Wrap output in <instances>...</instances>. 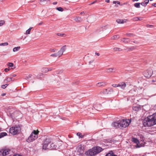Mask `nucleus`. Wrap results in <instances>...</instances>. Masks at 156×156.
<instances>
[{"mask_svg":"<svg viewBox=\"0 0 156 156\" xmlns=\"http://www.w3.org/2000/svg\"><path fill=\"white\" fill-rule=\"evenodd\" d=\"M143 124L145 126H151L156 124L152 115L146 118L143 121Z\"/></svg>","mask_w":156,"mask_h":156,"instance_id":"1","label":"nucleus"},{"mask_svg":"<svg viewBox=\"0 0 156 156\" xmlns=\"http://www.w3.org/2000/svg\"><path fill=\"white\" fill-rule=\"evenodd\" d=\"M39 132V131L37 130V131L34 130L27 140V141L29 143L33 142L37 139L38 137Z\"/></svg>","mask_w":156,"mask_h":156,"instance_id":"2","label":"nucleus"},{"mask_svg":"<svg viewBox=\"0 0 156 156\" xmlns=\"http://www.w3.org/2000/svg\"><path fill=\"white\" fill-rule=\"evenodd\" d=\"M51 143V139L49 138H47L44 141L43 143L42 148L43 149L46 150L49 149L51 148L50 146H52L53 144H50Z\"/></svg>","mask_w":156,"mask_h":156,"instance_id":"3","label":"nucleus"},{"mask_svg":"<svg viewBox=\"0 0 156 156\" xmlns=\"http://www.w3.org/2000/svg\"><path fill=\"white\" fill-rule=\"evenodd\" d=\"M131 122V120L122 119L119 120V123L120 125V128H125L128 126Z\"/></svg>","mask_w":156,"mask_h":156,"instance_id":"4","label":"nucleus"},{"mask_svg":"<svg viewBox=\"0 0 156 156\" xmlns=\"http://www.w3.org/2000/svg\"><path fill=\"white\" fill-rule=\"evenodd\" d=\"M20 131V128L18 127H12L10 128V132L14 135H16Z\"/></svg>","mask_w":156,"mask_h":156,"instance_id":"5","label":"nucleus"},{"mask_svg":"<svg viewBox=\"0 0 156 156\" xmlns=\"http://www.w3.org/2000/svg\"><path fill=\"white\" fill-rule=\"evenodd\" d=\"M85 154L87 156H93L96 155L93 148L89 149Z\"/></svg>","mask_w":156,"mask_h":156,"instance_id":"6","label":"nucleus"},{"mask_svg":"<svg viewBox=\"0 0 156 156\" xmlns=\"http://www.w3.org/2000/svg\"><path fill=\"white\" fill-rule=\"evenodd\" d=\"M92 148L96 155L101 152L103 150V149L99 146L95 147Z\"/></svg>","mask_w":156,"mask_h":156,"instance_id":"7","label":"nucleus"},{"mask_svg":"<svg viewBox=\"0 0 156 156\" xmlns=\"http://www.w3.org/2000/svg\"><path fill=\"white\" fill-rule=\"evenodd\" d=\"M10 150L8 149H3L0 151V155L5 156L9 154Z\"/></svg>","mask_w":156,"mask_h":156,"instance_id":"8","label":"nucleus"},{"mask_svg":"<svg viewBox=\"0 0 156 156\" xmlns=\"http://www.w3.org/2000/svg\"><path fill=\"white\" fill-rule=\"evenodd\" d=\"M153 71L151 69L146 71L144 74V76L146 77H150L152 75Z\"/></svg>","mask_w":156,"mask_h":156,"instance_id":"9","label":"nucleus"},{"mask_svg":"<svg viewBox=\"0 0 156 156\" xmlns=\"http://www.w3.org/2000/svg\"><path fill=\"white\" fill-rule=\"evenodd\" d=\"M21 114L20 112L18 111H15L13 113H11V116L12 118H16L19 115Z\"/></svg>","mask_w":156,"mask_h":156,"instance_id":"10","label":"nucleus"},{"mask_svg":"<svg viewBox=\"0 0 156 156\" xmlns=\"http://www.w3.org/2000/svg\"><path fill=\"white\" fill-rule=\"evenodd\" d=\"M112 127L115 128H120V125L119 123V120L113 122L112 124Z\"/></svg>","mask_w":156,"mask_h":156,"instance_id":"11","label":"nucleus"},{"mask_svg":"<svg viewBox=\"0 0 156 156\" xmlns=\"http://www.w3.org/2000/svg\"><path fill=\"white\" fill-rule=\"evenodd\" d=\"M132 141L136 144V147H141L140 145H139V141L136 138H132Z\"/></svg>","mask_w":156,"mask_h":156,"instance_id":"12","label":"nucleus"},{"mask_svg":"<svg viewBox=\"0 0 156 156\" xmlns=\"http://www.w3.org/2000/svg\"><path fill=\"white\" fill-rule=\"evenodd\" d=\"M118 86L119 87H120L121 89H124L126 86V84L125 82H122L119 83Z\"/></svg>","mask_w":156,"mask_h":156,"instance_id":"13","label":"nucleus"},{"mask_svg":"<svg viewBox=\"0 0 156 156\" xmlns=\"http://www.w3.org/2000/svg\"><path fill=\"white\" fill-rule=\"evenodd\" d=\"M116 71V69L115 68H109L106 69L107 72L108 73L115 72Z\"/></svg>","mask_w":156,"mask_h":156,"instance_id":"14","label":"nucleus"},{"mask_svg":"<svg viewBox=\"0 0 156 156\" xmlns=\"http://www.w3.org/2000/svg\"><path fill=\"white\" fill-rule=\"evenodd\" d=\"M74 20L77 22H81L83 20L82 18L79 16H76L75 17Z\"/></svg>","mask_w":156,"mask_h":156,"instance_id":"15","label":"nucleus"},{"mask_svg":"<svg viewBox=\"0 0 156 156\" xmlns=\"http://www.w3.org/2000/svg\"><path fill=\"white\" fill-rule=\"evenodd\" d=\"M127 21V20H120L119 19H117L116 22L118 23H123Z\"/></svg>","mask_w":156,"mask_h":156,"instance_id":"16","label":"nucleus"},{"mask_svg":"<svg viewBox=\"0 0 156 156\" xmlns=\"http://www.w3.org/2000/svg\"><path fill=\"white\" fill-rule=\"evenodd\" d=\"M121 41L125 43H127L130 41L128 38H123L121 39Z\"/></svg>","mask_w":156,"mask_h":156,"instance_id":"17","label":"nucleus"},{"mask_svg":"<svg viewBox=\"0 0 156 156\" xmlns=\"http://www.w3.org/2000/svg\"><path fill=\"white\" fill-rule=\"evenodd\" d=\"M135 48V47L133 46L131 47H126V48L125 49V50H126L128 51H132Z\"/></svg>","mask_w":156,"mask_h":156,"instance_id":"18","label":"nucleus"},{"mask_svg":"<svg viewBox=\"0 0 156 156\" xmlns=\"http://www.w3.org/2000/svg\"><path fill=\"white\" fill-rule=\"evenodd\" d=\"M143 19V17H136L133 18V20L134 21H137L138 20H141Z\"/></svg>","mask_w":156,"mask_h":156,"instance_id":"19","label":"nucleus"},{"mask_svg":"<svg viewBox=\"0 0 156 156\" xmlns=\"http://www.w3.org/2000/svg\"><path fill=\"white\" fill-rule=\"evenodd\" d=\"M66 45L62 46L60 49L62 53H63L66 50Z\"/></svg>","mask_w":156,"mask_h":156,"instance_id":"20","label":"nucleus"},{"mask_svg":"<svg viewBox=\"0 0 156 156\" xmlns=\"http://www.w3.org/2000/svg\"><path fill=\"white\" fill-rule=\"evenodd\" d=\"M119 38V36L118 35H114L111 38L112 40L117 39Z\"/></svg>","mask_w":156,"mask_h":156,"instance_id":"21","label":"nucleus"},{"mask_svg":"<svg viewBox=\"0 0 156 156\" xmlns=\"http://www.w3.org/2000/svg\"><path fill=\"white\" fill-rule=\"evenodd\" d=\"M20 48V46L15 47L13 49V52H16L19 51Z\"/></svg>","mask_w":156,"mask_h":156,"instance_id":"22","label":"nucleus"},{"mask_svg":"<svg viewBox=\"0 0 156 156\" xmlns=\"http://www.w3.org/2000/svg\"><path fill=\"white\" fill-rule=\"evenodd\" d=\"M7 135V134L5 132H2L0 134V138H1L4 136Z\"/></svg>","mask_w":156,"mask_h":156,"instance_id":"23","label":"nucleus"},{"mask_svg":"<svg viewBox=\"0 0 156 156\" xmlns=\"http://www.w3.org/2000/svg\"><path fill=\"white\" fill-rule=\"evenodd\" d=\"M33 28L32 27H30L25 32L26 34H30L31 30Z\"/></svg>","mask_w":156,"mask_h":156,"instance_id":"24","label":"nucleus"},{"mask_svg":"<svg viewBox=\"0 0 156 156\" xmlns=\"http://www.w3.org/2000/svg\"><path fill=\"white\" fill-rule=\"evenodd\" d=\"M113 49L115 51H120L122 50L121 48L118 47H115Z\"/></svg>","mask_w":156,"mask_h":156,"instance_id":"25","label":"nucleus"},{"mask_svg":"<svg viewBox=\"0 0 156 156\" xmlns=\"http://www.w3.org/2000/svg\"><path fill=\"white\" fill-rule=\"evenodd\" d=\"M140 3H136L134 4V6L136 8H140Z\"/></svg>","mask_w":156,"mask_h":156,"instance_id":"26","label":"nucleus"},{"mask_svg":"<svg viewBox=\"0 0 156 156\" xmlns=\"http://www.w3.org/2000/svg\"><path fill=\"white\" fill-rule=\"evenodd\" d=\"M57 54L58 57H60L63 54V53H62L61 51L60 50L57 53Z\"/></svg>","mask_w":156,"mask_h":156,"instance_id":"27","label":"nucleus"},{"mask_svg":"<svg viewBox=\"0 0 156 156\" xmlns=\"http://www.w3.org/2000/svg\"><path fill=\"white\" fill-rule=\"evenodd\" d=\"M12 77H7L4 80V81L5 82V81H7V82H9L11 81H12Z\"/></svg>","mask_w":156,"mask_h":156,"instance_id":"28","label":"nucleus"},{"mask_svg":"<svg viewBox=\"0 0 156 156\" xmlns=\"http://www.w3.org/2000/svg\"><path fill=\"white\" fill-rule=\"evenodd\" d=\"M105 84V83H104L103 82H99V83H98L97 84V86L98 87H100V86L103 85Z\"/></svg>","mask_w":156,"mask_h":156,"instance_id":"29","label":"nucleus"},{"mask_svg":"<svg viewBox=\"0 0 156 156\" xmlns=\"http://www.w3.org/2000/svg\"><path fill=\"white\" fill-rule=\"evenodd\" d=\"M140 109V108L138 107L134 106L133 107V109L135 111H138Z\"/></svg>","mask_w":156,"mask_h":156,"instance_id":"30","label":"nucleus"},{"mask_svg":"<svg viewBox=\"0 0 156 156\" xmlns=\"http://www.w3.org/2000/svg\"><path fill=\"white\" fill-rule=\"evenodd\" d=\"M152 115L154 120V122H155V124H156V113Z\"/></svg>","mask_w":156,"mask_h":156,"instance_id":"31","label":"nucleus"},{"mask_svg":"<svg viewBox=\"0 0 156 156\" xmlns=\"http://www.w3.org/2000/svg\"><path fill=\"white\" fill-rule=\"evenodd\" d=\"M41 2H44V4H46L48 3H49L50 2V0H41Z\"/></svg>","mask_w":156,"mask_h":156,"instance_id":"32","label":"nucleus"},{"mask_svg":"<svg viewBox=\"0 0 156 156\" xmlns=\"http://www.w3.org/2000/svg\"><path fill=\"white\" fill-rule=\"evenodd\" d=\"M57 35L58 36H59L62 37H65L66 35V34H61L60 33H57Z\"/></svg>","mask_w":156,"mask_h":156,"instance_id":"33","label":"nucleus"},{"mask_svg":"<svg viewBox=\"0 0 156 156\" xmlns=\"http://www.w3.org/2000/svg\"><path fill=\"white\" fill-rule=\"evenodd\" d=\"M147 2H145L144 1L140 3V4L143 6L145 7L147 4Z\"/></svg>","mask_w":156,"mask_h":156,"instance_id":"34","label":"nucleus"},{"mask_svg":"<svg viewBox=\"0 0 156 156\" xmlns=\"http://www.w3.org/2000/svg\"><path fill=\"white\" fill-rule=\"evenodd\" d=\"M77 135L79 137L83 138V137L84 135L82 134L79 132L77 133Z\"/></svg>","mask_w":156,"mask_h":156,"instance_id":"35","label":"nucleus"},{"mask_svg":"<svg viewBox=\"0 0 156 156\" xmlns=\"http://www.w3.org/2000/svg\"><path fill=\"white\" fill-rule=\"evenodd\" d=\"M8 43L7 42H5L4 43H0V46H7V45H8Z\"/></svg>","mask_w":156,"mask_h":156,"instance_id":"36","label":"nucleus"},{"mask_svg":"<svg viewBox=\"0 0 156 156\" xmlns=\"http://www.w3.org/2000/svg\"><path fill=\"white\" fill-rule=\"evenodd\" d=\"M8 85L9 84H5L2 85L1 86V87L3 89H5Z\"/></svg>","mask_w":156,"mask_h":156,"instance_id":"37","label":"nucleus"},{"mask_svg":"<svg viewBox=\"0 0 156 156\" xmlns=\"http://www.w3.org/2000/svg\"><path fill=\"white\" fill-rule=\"evenodd\" d=\"M126 35L127 36V37H132V36H134V34H126Z\"/></svg>","mask_w":156,"mask_h":156,"instance_id":"38","label":"nucleus"},{"mask_svg":"<svg viewBox=\"0 0 156 156\" xmlns=\"http://www.w3.org/2000/svg\"><path fill=\"white\" fill-rule=\"evenodd\" d=\"M56 9L59 11L62 12L63 11V9L61 7H58Z\"/></svg>","mask_w":156,"mask_h":156,"instance_id":"39","label":"nucleus"},{"mask_svg":"<svg viewBox=\"0 0 156 156\" xmlns=\"http://www.w3.org/2000/svg\"><path fill=\"white\" fill-rule=\"evenodd\" d=\"M5 23V21L3 20H0V26H2Z\"/></svg>","mask_w":156,"mask_h":156,"instance_id":"40","label":"nucleus"},{"mask_svg":"<svg viewBox=\"0 0 156 156\" xmlns=\"http://www.w3.org/2000/svg\"><path fill=\"white\" fill-rule=\"evenodd\" d=\"M50 56L51 57H55L58 56L57 54V53H55L54 54H52L50 55Z\"/></svg>","mask_w":156,"mask_h":156,"instance_id":"41","label":"nucleus"},{"mask_svg":"<svg viewBox=\"0 0 156 156\" xmlns=\"http://www.w3.org/2000/svg\"><path fill=\"white\" fill-rule=\"evenodd\" d=\"M9 67H13V64L12 63H9L8 65Z\"/></svg>","mask_w":156,"mask_h":156,"instance_id":"42","label":"nucleus"},{"mask_svg":"<svg viewBox=\"0 0 156 156\" xmlns=\"http://www.w3.org/2000/svg\"><path fill=\"white\" fill-rule=\"evenodd\" d=\"M49 51L51 52H55L57 50L55 49H50Z\"/></svg>","mask_w":156,"mask_h":156,"instance_id":"43","label":"nucleus"},{"mask_svg":"<svg viewBox=\"0 0 156 156\" xmlns=\"http://www.w3.org/2000/svg\"><path fill=\"white\" fill-rule=\"evenodd\" d=\"M32 75L31 74L29 75L28 76H26V77L25 78V79H28L30 78L31 77Z\"/></svg>","mask_w":156,"mask_h":156,"instance_id":"44","label":"nucleus"},{"mask_svg":"<svg viewBox=\"0 0 156 156\" xmlns=\"http://www.w3.org/2000/svg\"><path fill=\"white\" fill-rule=\"evenodd\" d=\"M113 4L117 3L118 4H119V5L120 4V2H119L118 1H114L113 2Z\"/></svg>","mask_w":156,"mask_h":156,"instance_id":"45","label":"nucleus"},{"mask_svg":"<svg viewBox=\"0 0 156 156\" xmlns=\"http://www.w3.org/2000/svg\"><path fill=\"white\" fill-rule=\"evenodd\" d=\"M112 86L113 87H119L118 84H113L112 85Z\"/></svg>","mask_w":156,"mask_h":156,"instance_id":"46","label":"nucleus"},{"mask_svg":"<svg viewBox=\"0 0 156 156\" xmlns=\"http://www.w3.org/2000/svg\"><path fill=\"white\" fill-rule=\"evenodd\" d=\"M44 69L45 70L44 71L45 72H47L48 71V68H45Z\"/></svg>","mask_w":156,"mask_h":156,"instance_id":"47","label":"nucleus"},{"mask_svg":"<svg viewBox=\"0 0 156 156\" xmlns=\"http://www.w3.org/2000/svg\"><path fill=\"white\" fill-rule=\"evenodd\" d=\"M9 69H8V68H5V69L4 71L5 72H7L8 71H9Z\"/></svg>","mask_w":156,"mask_h":156,"instance_id":"48","label":"nucleus"},{"mask_svg":"<svg viewBox=\"0 0 156 156\" xmlns=\"http://www.w3.org/2000/svg\"><path fill=\"white\" fill-rule=\"evenodd\" d=\"M152 5L154 6V7H156V3H153Z\"/></svg>","mask_w":156,"mask_h":156,"instance_id":"49","label":"nucleus"},{"mask_svg":"<svg viewBox=\"0 0 156 156\" xmlns=\"http://www.w3.org/2000/svg\"><path fill=\"white\" fill-rule=\"evenodd\" d=\"M13 156H22V155L19 154H16L14 155Z\"/></svg>","mask_w":156,"mask_h":156,"instance_id":"50","label":"nucleus"},{"mask_svg":"<svg viewBox=\"0 0 156 156\" xmlns=\"http://www.w3.org/2000/svg\"><path fill=\"white\" fill-rule=\"evenodd\" d=\"M57 3V2H54L53 3V5H56Z\"/></svg>","mask_w":156,"mask_h":156,"instance_id":"51","label":"nucleus"},{"mask_svg":"<svg viewBox=\"0 0 156 156\" xmlns=\"http://www.w3.org/2000/svg\"><path fill=\"white\" fill-rule=\"evenodd\" d=\"M43 22H41V23H39L38 24V25H41L42 24H43Z\"/></svg>","mask_w":156,"mask_h":156,"instance_id":"52","label":"nucleus"},{"mask_svg":"<svg viewBox=\"0 0 156 156\" xmlns=\"http://www.w3.org/2000/svg\"><path fill=\"white\" fill-rule=\"evenodd\" d=\"M144 2H147V4H148L149 2V0H145Z\"/></svg>","mask_w":156,"mask_h":156,"instance_id":"53","label":"nucleus"},{"mask_svg":"<svg viewBox=\"0 0 156 156\" xmlns=\"http://www.w3.org/2000/svg\"><path fill=\"white\" fill-rule=\"evenodd\" d=\"M95 54H96V55H98V56H99V55H100V54H99V53H96H96H95Z\"/></svg>","mask_w":156,"mask_h":156,"instance_id":"54","label":"nucleus"},{"mask_svg":"<svg viewBox=\"0 0 156 156\" xmlns=\"http://www.w3.org/2000/svg\"><path fill=\"white\" fill-rule=\"evenodd\" d=\"M80 14L83 15L84 14H85V13L84 12H82L80 13Z\"/></svg>","mask_w":156,"mask_h":156,"instance_id":"55","label":"nucleus"},{"mask_svg":"<svg viewBox=\"0 0 156 156\" xmlns=\"http://www.w3.org/2000/svg\"><path fill=\"white\" fill-rule=\"evenodd\" d=\"M5 95H6V93H2V96H4Z\"/></svg>","mask_w":156,"mask_h":156,"instance_id":"56","label":"nucleus"},{"mask_svg":"<svg viewBox=\"0 0 156 156\" xmlns=\"http://www.w3.org/2000/svg\"><path fill=\"white\" fill-rule=\"evenodd\" d=\"M16 76V75L15 74H13L12 75V76L13 77H14Z\"/></svg>","mask_w":156,"mask_h":156,"instance_id":"57","label":"nucleus"},{"mask_svg":"<svg viewBox=\"0 0 156 156\" xmlns=\"http://www.w3.org/2000/svg\"><path fill=\"white\" fill-rule=\"evenodd\" d=\"M105 2L107 3H108L109 2V0H105Z\"/></svg>","mask_w":156,"mask_h":156,"instance_id":"58","label":"nucleus"},{"mask_svg":"<svg viewBox=\"0 0 156 156\" xmlns=\"http://www.w3.org/2000/svg\"><path fill=\"white\" fill-rule=\"evenodd\" d=\"M48 71H51V70H52V68H48Z\"/></svg>","mask_w":156,"mask_h":156,"instance_id":"59","label":"nucleus"},{"mask_svg":"<svg viewBox=\"0 0 156 156\" xmlns=\"http://www.w3.org/2000/svg\"><path fill=\"white\" fill-rule=\"evenodd\" d=\"M96 1H94L91 3V4H93L94 3L96 2Z\"/></svg>","mask_w":156,"mask_h":156,"instance_id":"60","label":"nucleus"},{"mask_svg":"<svg viewBox=\"0 0 156 156\" xmlns=\"http://www.w3.org/2000/svg\"><path fill=\"white\" fill-rule=\"evenodd\" d=\"M139 0H133L132 1L133 2H135V1H136V2H137Z\"/></svg>","mask_w":156,"mask_h":156,"instance_id":"61","label":"nucleus"},{"mask_svg":"<svg viewBox=\"0 0 156 156\" xmlns=\"http://www.w3.org/2000/svg\"><path fill=\"white\" fill-rule=\"evenodd\" d=\"M93 62V61H90L89 62V64H90V63H92Z\"/></svg>","mask_w":156,"mask_h":156,"instance_id":"62","label":"nucleus"},{"mask_svg":"<svg viewBox=\"0 0 156 156\" xmlns=\"http://www.w3.org/2000/svg\"><path fill=\"white\" fill-rule=\"evenodd\" d=\"M52 146H50V147H51H51H54V144H53V145H52Z\"/></svg>","mask_w":156,"mask_h":156,"instance_id":"63","label":"nucleus"},{"mask_svg":"<svg viewBox=\"0 0 156 156\" xmlns=\"http://www.w3.org/2000/svg\"><path fill=\"white\" fill-rule=\"evenodd\" d=\"M148 26H149L150 27H153V26L152 25H148Z\"/></svg>","mask_w":156,"mask_h":156,"instance_id":"64","label":"nucleus"}]
</instances>
